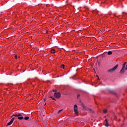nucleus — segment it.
<instances>
[{"label":"nucleus","mask_w":127,"mask_h":127,"mask_svg":"<svg viewBox=\"0 0 127 127\" xmlns=\"http://www.w3.org/2000/svg\"><path fill=\"white\" fill-rule=\"evenodd\" d=\"M125 70H127V63H125L123 64L122 68L121 69L120 73V74H123L125 73Z\"/></svg>","instance_id":"1"},{"label":"nucleus","mask_w":127,"mask_h":127,"mask_svg":"<svg viewBox=\"0 0 127 127\" xmlns=\"http://www.w3.org/2000/svg\"><path fill=\"white\" fill-rule=\"evenodd\" d=\"M73 109L75 114L78 115V106H77V105H74Z\"/></svg>","instance_id":"2"},{"label":"nucleus","mask_w":127,"mask_h":127,"mask_svg":"<svg viewBox=\"0 0 127 127\" xmlns=\"http://www.w3.org/2000/svg\"><path fill=\"white\" fill-rule=\"evenodd\" d=\"M54 96L57 99H59L61 97V94L60 92L55 93Z\"/></svg>","instance_id":"3"},{"label":"nucleus","mask_w":127,"mask_h":127,"mask_svg":"<svg viewBox=\"0 0 127 127\" xmlns=\"http://www.w3.org/2000/svg\"><path fill=\"white\" fill-rule=\"evenodd\" d=\"M119 65L116 64L113 68L110 69L108 71L109 72H114L117 68H118Z\"/></svg>","instance_id":"4"},{"label":"nucleus","mask_w":127,"mask_h":127,"mask_svg":"<svg viewBox=\"0 0 127 127\" xmlns=\"http://www.w3.org/2000/svg\"><path fill=\"white\" fill-rule=\"evenodd\" d=\"M13 121H14V118H12L10 121L7 123V126H10V125L13 123Z\"/></svg>","instance_id":"5"},{"label":"nucleus","mask_w":127,"mask_h":127,"mask_svg":"<svg viewBox=\"0 0 127 127\" xmlns=\"http://www.w3.org/2000/svg\"><path fill=\"white\" fill-rule=\"evenodd\" d=\"M18 120H23V117H22V116H18Z\"/></svg>","instance_id":"6"},{"label":"nucleus","mask_w":127,"mask_h":127,"mask_svg":"<svg viewBox=\"0 0 127 127\" xmlns=\"http://www.w3.org/2000/svg\"><path fill=\"white\" fill-rule=\"evenodd\" d=\"M112 54H113V52H112V51H108V55H112Z\"/></svg>","instance_id":"7"},{"label":"nucleus","mask_w":127,"mask_h":127,"mask_svg":"<svg viewBox=\"0 0 127 127\" xmlns=\"http://www.w3.org/2000/svg\"><path fill=\"white\" fill-rule=\"evenodd\" d=\"M103 113L104 114H107L108 113V110L107 109H104Z\"/></svg>","instance_id":"8"},{"label":"nucleus","mask_w":127,"mask_h":127,"mask_svg":"<svg viewBox=\"0 0 127 127\" xmlns=\"http://www.w3.org/2000/svg\"><path fill=\"white\" fill-rule=\"evenodd\" d=\"M105 122L106 123V127H109V126H108L109 124H108V120L106 119Z\"/></svg>","instance_id":"9"},{"label":"nucleus","mask_w":127,"mask_h":127,"mask_svg":"<svg viewBox=\"0 0 127 127\" xmlns=\"http://www.w3.org/2000/svg\"><path fill=\"white\" fill-rule=\"evenodd\" d=\"M21 116V114H15V117H20Z\"/></svg>","instance_id":"10"},{"label":"nucleus","mask_w":127,"mask_h":127,"mask_svg":"<svg viewBox=\"0 0 127 127\" xmlns=\"http://www.w3.org/2000/svg\"><path fill=\"white\" fill-rule=\"evenodd\" d=\"M24 120H25V121H27V120H29V117H25L24 118Z\"/></svg>","instance_id":"11"},{"label":"nucleus","mask_w":127,"mask_h":127,"mask_svg":"<svg viewBox=\"0 0 127 127\" xmlns=\"http://www.w3.org/2000/svg\"><path fill=\"white\" fill-rule=\"evenodd\" d=\"M51 53H54V54H55V50H52L51 51Z\"/></svg>","instance_id":"12"},{"label":"nucleus","mask_w":127,"mask_h":127,"mask_svg":"<svg viewBox=\"0 0 127 127\" xmlns=\"http://www.w3.org/2000/svg\"><path fill=\"white\" fill-rule=\"evenodd\" d=\"M51 98L52 99V100H53V101H55V98H54L53 96H51Z\"/></svg>","instance_id":"13"},{"label":"nucleus","mask_w":127,"mask_h":127,"mask_svg":"<svg viewBox=\"0 0 127 127\" xmlns=\"http://www.w3.org/2000/svg\"><path fill=\"white\" fill-rule=\"evenodd\" d=\"M64 67H65V65H64V64H62V68L63 69H64Z\"/></svg>","instance_id":"14"},{"label":"nucleus","mask_w":127,"mask_h":127,"mask_svg":"<svg viewBox=\"0 0 127 127\" xmlns=\"http://www.w3.org/2000/svg\"><path fill=\"white\" fill-rule=\"evenodd\" d=\"M62 111H63V110H59L58 112V113L60 114V113H61V112H62Z\"/></svg>","instance_id":"15"},{"label":"nucleus","mask_w":127,"mask_h":127,"mask_svg":"<svg viewBox=\"0 0 127 127\" xmlns=\"http://www.w3.org/2000/svg\"><path fill=\"white\" fill-rule=\"evenodd\" d=\"M12 117H15V115H14V114L12 115Z\"/></svg>","instance_id":"16"},{"label":"nucleus","mask_w":127,"mask_h":127,"mask_svg":"<svg viewBox=\"0 0 127 127\" xmlns=\"http://www.w3.org/2000/svg\"><path fill=\"white\" fill-rule=\"evenodd\" d=\"M79 96H80V94H78V95H77V98H79Z\"/></svg>","instance_id":"17"},{"label":"nucleus","mask_w":127,"mask_h":127,"mask_svg":"<svg viewBox=\"0 0 127 127\" xmlns=\"http://www.w3.org/2000/svg\"><path fill=\"white\" fill-rule=\"evenodd\" d=\"M53 91H54V92H55V90H54Z\"/></svg>","instance_id":"18"},{"label":"nucleus","mask_w":127,"mask_h":127,"mask_svg":"<svg viewBox=\"0 0 127 127\" xmlns=\"http://www.w3.org/2000/svg\"><path fill=\"white\" fill-rule=\"evenodd\" d=\"M46 105V103L45 104L44 106H45Z\"/></svg>","instance_id":"19"},{"label":"nucleus","mask_w":127,"mask_h":127,"mask_svg":"<svg viewBox=\"0 0 127 127\" xmlns=\"http://www.w3.org/2000/svg\"><path fill=\"white\" fill-rule=\"evenodd\" d=\"M44 100L45 101V99H44Z\"/></svg>","instance_id":"20"}]
</instances>
